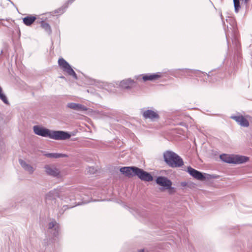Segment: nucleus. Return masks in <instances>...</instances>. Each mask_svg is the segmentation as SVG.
Wrapping results in <instances>:
<instances>
[{
    "instance_id": "obj_12",
    "label": "nucleus",
    "mask_w": 252,
    "mask_h": 252,
    "mask_svg": "<svg viewBox=\"0 0 252 252\" xmlns=\"http://www.w3.org/2000/svg\"><path fill=\"white\" fill-rule=\"evenodd\" d=\"M137 167L124 166L120 168V172L128 177L135 176Z\"/></svg>"
},
{
    "instance_id": "obj_7",
    "label": "nucleus",
    "mask_w": 252,
    "mask_h": 252,
    "mask_svg": "<svg viewBox=\"0 0 252 252\" xmlns=\"http://www.w3.org/2000/svg\"><path fill=\"white\" fill-rule=\"evenodd\" d=\"M45 172L47 175L56 178L61 177L60 170L54 166L46 165L44 166Z\"/></svg>"
},
{
    "instance_id": "obj_24",
    "label": "nucleus",
    "mask_w": 252,
    "mask_h": 252,
    "mask_svg": "<svg viewBox=\"0 0 252 252\" xmlns=\"http://www.w3.org/2000/svg\"><path fill=\"white\" fill-rule=\"evenodd\" d=\"M67 8V5H63L62 7H60L59 8L55 10L54 11V13L55 14H63L64 12L65 9Z\"/></svg>"
},
{
    "instance_id": "obj_27",
    "label": "nucleus",
    "mask_w": 252,
    "mask_h": 252,
    "mask_svg": "<svg viewBox=\"0 0 252 252\" xmlns=\"http://www.w3.org/2000/svg\"><path fill=\"white\" fill-rule=\"evenodd\" d=\"M74 206H72V205H64L63 207V208H62V209L61 210V211H60V213L61 214H63V212L67 209L68 208H73Z\"/></svg>"
},
{
    "instance_id": "obj_10",
    "label": "nucleus",
    "mask_w": 252,
    "mask_h": 252,
    "mask_svg": "<svg viewBox=\"0 0 252 252\" xmlns=\"http://www.w3.org/2000/svg\"><path fill=\"white\" fill-rule=\"evenodd\" d=\"M135 176L142 181L150 182L153 180V177L150 173L138 167L137 168Z\"/></svg>"
},
{
    "instance_id": "obj_18",
    "label": "nucleus",
    "mask_w": 252,
    "mask_h": 252,
    "mask_svg": "<svg viewBox=\"0 0 252 252\" xmlns=\"http://www.w3.org/2000/svg\"><path fill=\"white\" fill-rule=\"evenodd\" d=\"M36 17L33 15H29L23 19V22L27 26H30L36 20Z\"/></svg>"
},
{
    "instance_id": "obj_35",
    "label": "nucleus",
    "mask_w": 252,
    "mask_h": 252,
    "mask_svg": "<svg viewBox=\"0 0 252 252\" xmlns=\"http://www.w3.org/2000/svg\"><path fill=\"white\" fill-rule=\"evenodd\" d=\"M135 77L136 78V79H138V78L139 76H137H137H135Z\"/></svg>"
},
{
    "instance_id": "obj_2",
    "label": "nucleus",
    "mask_w": 252,
    "mask_h": 252,
    "mask_svg": "<svg viewBox=\"0 0 252 252\" xmlns=\"http://www.w3.org/2000/svg\"><path fill=\"white\" fill-rule=\"evenodd\" d=\"M164 162L169 167L172 168L181 167L184 165L182 158L176 153L167 150L163 154Z\"/></svg>"
},
{
    "instance_id": "obj_11",
    "label": "nucleus",
    "mask_w": 252,
    "mask_h": 252,
    "mask_svg": "<svg viewBox=\"0 0 252 252\" xmlns=\"http://www.w3.org/2000/svg\"><path fill=\"white\" fill-rule=\"evenodd\" d=\"M156 183L162 187L163 189H165L172 185V181L165 176H158L156 180Z\"/></svg>"
},
{
    "instance_id": "obj_26",
    "label": "nucleus",
    "mask_w": 252,
    "mask_h": 252,
    "mask_svg": "<svg viewBox=\"0 0 252 252\" xmlns=\"http://www.w3.org/2000/svg\"><path fill=\"white\" fill-rule=\"evenodd\" d=\"M96 170H97L96 169H95V168H94V167H89L87 169V173L91 175L94 174L96 172Z\"/></svg>"
},
{
    "instance_id": "obj_16",
    "label": "nucleus",
    "mask_w": 252,
    "mask_h": 252,
    "mask_svg": "<svg viewBox=\"0 0 252 252\" xmlns=\"http://www.w3.org/2000/svg\"><path fill=\"white\" fill-rule=\"evenodd\" d=\"M66 107L70 109L79 111H84L87 110V108L85 106L82 105L79 103H76L74 102L68 103L66 105Z\"/></svg>"
},
{
    "instance_id": "obj_23",
    "label": "nucleus",
    "mask_w": 252,
    "mask_h": 252,
    "mask_svg": "<svg viewBox=\"0 0 252 252\" xmlns=\"http://www.w3.org/2000/svg\"><path fill=\"white\" fill-rule=\"evenodd\" d=\"M40 26L42 29L49 34L52 33V30L50 25L45 22L44 21H41L40 22Z\"/></svg>"
},
{
    "instance_id": "obj_34",
    "label": "nucleus",
    "mask_w": 252,
    "mask_h": 252,
    "mask_svg": "<svg viewBox=\"0 0 252 252\" xmlns=\"http://www.w3.org/2000/svg\"><path fill=\"white\" fill-rule=\"evenodd\" d=\"M3 93L2 88L0 86V94Z\"/></svg>"
},
{
    "instance_id": "obj_13",
    "label": "nucleus",
    "mask_w": 252,
    "mask_h": 252,
    "mask_svg": "<svg viewBox=\"0 0 252 252\" xmlns=\"http://www.w3.org/2000/svg\"><path fill=\"white\" fill-rule=\"evenodd\" d=\"M142 76V79L144 82L148 81H154L162 77L161 73L157 72L155 73H146L141 75Z\"/></svg>"
},
{
    "instance_id": "obj_9",
    "label": "nucleus",
    "mask_w": 252,
    "mask_h": 252,
    "mask_svg": "<svg viewBox=\"0 0 252 252\" xmlns=\"http://www.w3.org/2000/svg\"><path fill=\"white\" fill-rule=\"evenodd\" d=\"M142 114L145 119H149L152 122H154L159 118L158 112L151 109L143 111Z\"/></svg>"
},
{
    "instance_id": "obj_25",
    "label": "nucleus",
    "mask_w": 252,
    "mask_h": 252,
    "mask_svg": "<svg viewBox=\"0 0 252 252\" xmlns=\"http://www.w3.org/2000/svg\"><path fill=\"white\" fill-rule=\"evenodd\" d=\"M0 99L5 104H9V101L7 99V96L3 93L0 94Z\"/></svg>"
},
{
    "instance_id": "obj_17",
    "label": "nucleus",
    "mask_w": 252,
    "mask_h": 252,
    "mask_svg": "<svg viewBox=\"0 0 252 252\" xmlns=\"http://www.w3.org/2000/svg\"><path fill=\"white\" fill-rule=\"evenodd\" d=\"M19 162L22 167L25 170L27 171L30 174H32L33 172V168L30 164L27 163L25 160L19 159Z\"/></svg>"
},
{
    "instance_id": "obj_29",
    "label": "nucleus",
    "mask_w": 252,
    "mask_h": 252,
    "mask_svg": "<svg viewBox=\"0 0 252 252\" xmlns=\"http://www.w3.org/2000/svg\"><path fill=\"white\" fill-rule=\"evenodd\" d=\"M58 63H68L64 59L60 58L58 60Z\"/></svg>"
},
{
    "instance_id": "obj_32",
    "label": "nucleus",
    "mask_w": 252,
    "mask_h": 252,
    "mask_svg": "<svg viewBox=\"0 0 252 252\" xmlns=\"http://www.w3.org/2000/svg\"><path fill=\"white\" fill-rule=\"evenodd\" d=\"M187 185V183L186 182H182L181 183V186L183 187H185Z\"/></svg>"
},
{
    "instance_id": "obj_1",
    "label": "nucleus",
    "mask_w": 252,
    "mask_h": 252,
    "mask_svg": "<svg viewBox=\"0 0 252 252\" xmlns=\"http://www.w3.org/2000/svg\"><path fill=\"white\" fill-rule=\"evenodd\" d=\"M32 128L35 134L56 140H67L69 139L71 136L68 131L51 130L45 127L38 125L34 126Z\"/></svg>"
},
{
    "instance_id": "obj_3",
    "label": "nucleus",
    "mask_w": 252,
    "mask_h": 252,
    "mask_svg": "<svg viewBox=\"0 0 252 252\" xmlns=\"http://www.w3.org/2000/svg\"><path fill=\"white\" fill-rule=\"evenodd\" d=\"M47 229L49 236L51 237L52 240L44 239L43 244L45 246L50 245L51 241L53 243L58 238L60 231V225L55 219H52L47 224Z\"/></svg>"
},
{
    "instance_id": "obj_21",
    "label": "nucleus",
    "mask_w": 252,
    "mask_h": 252,
    "mask_svg": "<svg viewBox=\"0 0 252 252\" xmlns=\"http://www.w3.org/2000/svg\"><path fill=\"white\" fill-rule=\"evenodd\" d=\"M129 211L136 218L143 217V213L137 208L127 207Z\"/></svg>"
},
{
    "instance_id": "obj_30",
    "label": "nucleus",
    "mask_w": 252,
    "mask_h": 252,
    "mask_svg": "<svg viewBox=\"0 0 252 252\" xmlns=\"http://www.w3.org/2000/svg\"><path fill=\"white\" fill-rule=\"evenodd\" d=\"M75 0H68L66 3L64 4V5H68L69 4H71Z\"/></svg>"
},
{
    "instance_id": "obj_14",
    "label": "nucleus",
    "mask_w": 252,
    "mask_h": 252,
    "mask_svg": "<svg viewBox=\"0 0 252 252\" xmlns=\"http://www.w3.org/2000/svg\"><path fill=\"white\" fill-rule=\"evenodd\" d=\"M59 65L61 68L67 73L68 75L72 76L75 79H77V74L70 65V64H59Z\"/></svg>"
},
{
    "instance_id": "obj_15",
    "label": "nucleus",
    "mask_w": 252,
    "mask_h": 252,
    "mask_svg": "<svg viewBox=\"0 0 252 252\" xmlns=\"http://www.w3.org/2000/svg\"><path fill=\"white\" fill-rule=\"evenodd\" d=\"M230 118L235 120L241 126L248 127L249 126V122L246 118L242 115L231 116Z\"/></svg>"
},
{
    "instance_id": "obj_28",
    "label": "nucleus",
    "mask_w": 252,
    "mask_h": 252,
    "mask_svg": "<svg viewBox=\"0 0 252 252\" xmlns=\"http://www.w3.org/2000/svg\"><path fill=\"white\" fill-rule=\"evenodd\" d=\"M166 189L168 190L169 194H173L176 191V189L174 187H172V185H170V187Z\"/></svg>"
},
{
    "instance_id": "obj_31",
    "label": "nucleus",
    "mask_w": 252,
    "mask_h": 252,
    "mask_svg": "<svg viewBox=\"0 0 252 252\" xmlns=\"http://www.w3.org/2000/svg\"><path fill=\"white\" fill-rule=\"evenodd\" d=\"M182 70L186 72H192L193 71V70L190 69H188V68H184V69H182Z\"/></svg>"
},
{
    "instance_id": "obj_20",
    "label": "nucleus",
    "mask_w": 252,
    "mask_h": 252,
    "mask_svg": "<svg viewBox=\"0 0 252 252\" xmlns=\"http://www.w3.org/2000/svg\"><path fill=\"white\" fill-rule=\"evenodd\" d=\"M45 156L46 157L49 158H66L68 157V156L65 154L62 153H48L45 154Z\"/></svg>"
},
{
    "instance_id": "obj_5",
    "label": "nucleus",
    "mask_w": 252,
    "mask_h": 252,
    "mask_svg": "<svg viewBox=\"0 0 252 252\" xmlns=\"http://www.w3.org/2000/svg\"><path fill=\"white\" fill-rule=\"evenodd\" d=\"M187 172L191 176L199 181H203L208 180L211 178V175L201 172L192 168L190 166H189L187 167Z\"/></svg>"
},
{
    "instance_id": "obj_6",
    "label": "nucleus",
    "mask_w": 252,
    "mask_h": 252,
    "mask_svg": "<svg viewBox=\"0 0 252 252\" xmlns=\"http://www.w3.org/2000/svg\"><path fill=\"white\" fill-rule=\"evenodd\" d=\"M57 197H60V192L58 189L50 191L45 196L46 203L49 205H53V203H55Z\"/></svg>"
},
{
    "instance_id": "obj_4",
    "label": "nucleus",
    "mask_w": 252,
    "mask_h": 252,
    "mask_svg": "<svg viewBox=\"0 0 252 252\" xmlns=\"http://www.w3.org/2000/svg\"><path fill=\"white\" fill-rule=\"evenodd\" d=\"M220 158L224 162L235 164H243L249 160L248 157L234 154H222L220 156Z\"/></svg>"
},
{
    "instance_id": "obj_33",
    "label": "nucleus",
    "mask_w": 252,
    "mask_h": 252,
    "mask_svg": "<svg viewBox=\"0 0 252 252\" xmlns=\"http://www.w3.org/2000/svg\"><path fill=\"white\" fill-rule=\"evenodd\" d=\"M137 252H149L147 250L143 249H140V250H138Z\"/></svg>"
},
{
    "instance_id": "obj_8",
    "label": "nucleus",
    "mask_w": 252,
    "mask_h": 252,
    "mask_svg": "<svg viewBox=\"0 0 252 252\" xmlns=\"http://www.w3.org/2000/svg\"><path fill=\"white\" fill-rule=\"evenodd\" d=\"M136 86V82L131 78L125 79L119 82V87L123 90H130Z\"/></svg>"
},
{
    "instance_id": "obj_19",
    "label": "nucleus",
    "mask_w": 252,
    "mask_h": 252,
    "mask_svg": "<svg viewBox=\"0 0 252 252\" xmlns=\"http://www.w3.org/2000/svg\"><path fill=\"white\" fill-rule=\"evenodd\" d=\"M247 7L248 3L250 0H241ZM235 12L238 13L241 8L240 0H233Z\"/></svg>"
},
{
    "instance_id": "obj_22",
    "label": "nucleus",
    "mask_w": 252,
    "mask_h": 252,
    "mask_svg": "<svg viewBox=\"0 0 252 252\" xmlns=\"http://www.w3.org/2000/svg\"><path fill=\"white\" fill-rule=\"evenodd\" d=\"M235 42L236 44V49L235 53V58L237 59V60H235V62H240V59L241 58V54L239 51V42L235 39Z\"/></svg>"
},
{
    "instance_id": "obj_36",
    "label": "nucleus",
    "mask_w": 252,
    "mask_h": 252,
    "mask_svg": "<svg viewBox=\"0 0 252 252\" xmlns=\"http://www.w3.org/2000/svg\"><path fill=\"white\" fill-rule=\"evenodd\" d=\"M2 53V50L0 51V53L1 54Z\"/></svg>"
}]
</instances>
